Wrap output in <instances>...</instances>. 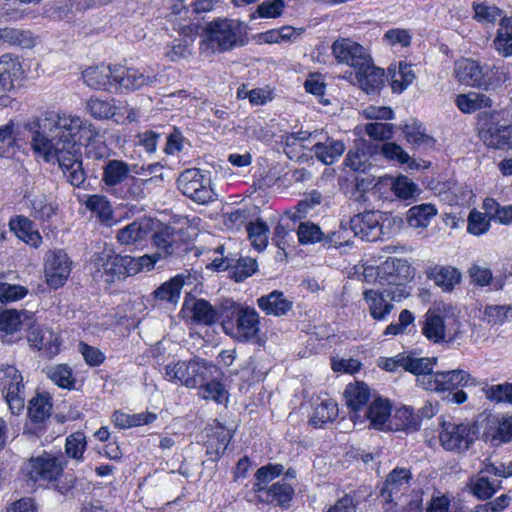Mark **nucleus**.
<instances>
[{"label": "nucleus", "mask_w": 512, "mask_h": 512, "mask_svg": "<svg viewBox=\"0 0 512 512\" xmlns=\"http://www.w3.org/2000/svg\"><path fill=\"white\" fill-rule=\"evenodd\" d=\"M31 147L45 162L57 161L69 183L80 187L86 175L82 166V143H90L99 132L92 123L76 115L46 112L34 124Z\"/></svg>", "instance_id": "f257e3e1"}, {"label": "nucleus", "mask_w": 512, "mask_h": 512, "mask_svg": "<svg viewBox=\"0 0 512 512\" xmlns=\"http://www.w3.org/2000/svg\"><path fill=\"white\" fill-rule=\"evenodd\" d=\"M222 327L227 335L239 342H249L258 337L260 316L255 308L232 299L221 302Z\"/></svg>", "instance_id": "f03ea898"}, {"label": "nucleus", "mask_w": 512, "mask_h": 512, "mask_svg": "<svg viewBox=\"0 0 512 512\" xmlns=\"http://www.w3.org/2000/svg\"><path fill=\"white\" fill-rule=\"evenodd\" d=\"M373 275H376V280L381 287L389 290L391 300L400 302L410 294L407 283L414 277V268L406 259L389 257L377 268L364 269L366 280Z\"/></svg>", "instance_id": "7ed1b4c3"}, {"label": "nucleus", "mask_w": 512, "mask_h": 512, "mask_svg": "<svg viewBox=\"0 0 512 512\" xmlns=\"http://www.w3.org/2000/svg\"><path fill=\"white\" fill-rule=\"evenodd\" d=\"M130 263V255L118 254L111 245L105 244L91 256V273L95 280L105 278L106 282L113 283L131 276Z\"/></svg>", "instance_id": "20e7f679"}, {"label": "nucleus", "mask_w": 512, "mask_h": 512, "mask_svg": "<svg viewBox=\"0 0 512 512\" xmlns=\"http://www.w3.org/2000/svg\"><path fill=\"white\" fill-rule=\"evenodd\" d=\"M207 38L212 48L224 52L247 43L246 26L236 19L218 18L208 23Z\"/></svg>", "instance_id": "39448f33"}, {"label": "nucleus", "mask_w": 512, "mask_h": 512, "mask_svg": "<svg viewBox=\"0 0 512 512\" xmlns=\"http://www.w3.org/2000/svg\"><path fill=\"white\" fill-rule=\"evenodd\" d=\"M478 428L472 422H443L439 441L444 450L462 454L470 449L477 439Z\"/></svg>", "instance_id": "423d86ee"}, {"label": "nucleus", "mask_w": 512, "mask_h": 512, "mask_svg": "<svg viewBox=\"0 0 512 512\" xmlns=\"http://www.w3.org/2000/svg\"><path fill=\"white\" fill-rule=\"evenodd\" d=\"M177 187L184 196L201 205L212 202L216 197L210 178L198 168L184 170L177 179Z\"/></svg>", "instance_id": "0eeeda50"}, {"label": "nucleus", "mask_w": 512, "mask_h": 512, "mask_svg": "<svg viewBox=\"0 0 512 512\" xmlns=\"http://www.w3.org/2000/svg\"><path fill=\"white\" fill-rule=\"evenodd\" d=\"M454 75L461 84L486 91L495 85L493 68L472 59L462 58L456 61Z\"/></svg>", "instance_id": "6e6552de"}, {"label": "nucleus", "mask_w": 512, "mask_h": 512, "mask_svg": "<svg viewBox=\"0 0 512 512\" xmlns=\"http://www.w3.org/2000/svg\"><path fill=\"white\" fill-rule=\"evenodd\" d=\"M0 390L13 414L25 407V384L21 372L13 365L0 367Z\"/></svg>", "instance_id": "1a4fd4ad"}, {"label": "nucleus", "mask_w": 512, "mask_h": 512, "mask_svg": "<svg viewBox=\"0 0 512 512\" xmlns=\"http://www.w3.org/2000/svg\"><path fill=\"white\" fill-rule=\"evenodd\" d=\"M477 381L463 369L442 371L422 379V388L435 392H451L458 388L476 386Z\"/></svg>", "instance_id": "9d476101"}, {"label": "nucleus", "mask_w": 512, "mask_h": 512, "mask_svg": "<svg viewBox=\"0 0 512 512\" xmlns=\"http://www.w3.org/2000/svg\"><path fill=\"white\" fill-rule=\"evenodd\" d=\"M332 53L339 63L363 69L371 60L370 54L359 43L349 38H339L332 44Z\"/></svg>", "instance_id": "9b49d317"}, {"label": "nucleus", "mask_w": 512, "mask_h": 512, "mask_svg": "<svg viewBox=\"0 0 512 512\" xmlns=\"http://www.w3.org/2000/svg\"><path fill=\"white\" fill-rule=\"evenodd\" d=\"M71 273V261L63 250L49 251L45 257L46 283L53 289L62 287Z\"/></svg>", "instance_id": "f8f14e48"}, {"label": "nucleus", "mask_w": 512, "mask_h": 512, "mask_svg": "<svg viewBox=\"0 0 512 512\" xmlns=\"http://www.w3.org/2000/svg\"><path fill=\"white\" fill-rule=\"evenodd\" d=\"M25 469L29 479L39 483L56 481L63 470L57 458L47 453L31 458Z\"/></svg>", "instance_id": "ddd939ff"}, {"label": "nucleus", "mask_w": 512, "mask_h": 512, "mask_svg": "<svg viewBox=\"0 0 512 512\" xmlns=\"http://www.w3.org/2000/svg\"><path fill=\"white\" fill-rule=\"evenodd\" d=\"M363 298L367 304L369 313L374 320L385 321L394 309L391 295L387 288L367 289L363 292Z\"/></svg>", "instance_id": "4468645a"}, {"label": "nucleus", "mask_w": 512, "mask_h": 512, "mask_svg": "<svg viewBox=\"0 0 512 512\" xmlns=\"http://www.w3.org/2000/svg\"><path fill=\"white\" fill-rule=\"evenodd\" d=\"M350 229L355 236L360 237L362 240L374 242L378 240L382 234L380 215L373 211L355 215L350 220Z\"/></svg>", "instance_id": "2eb2a0df"}, {"label": "nucleus", "mask_w": 512, "mask_h": 512, "mask_svg": "<svg viewBox=\"0 0 512 512\" xmlns=\"http://www.w3.org/2000/svg\"><path fill=\"white\" fill-rule=\"evenodd\" d=\"M487 471L483 466L477 474L469 478L467 484L470 493L480 500L490 499L502 487V480L494 478Z\"/></svg>", "instance_id": "dca6fc26"}, {"label": "nucleus", "mask_w": 512, "mask_h": 512, "mask_svg": "<svg viewBox=\"0 0 512 512\" xmlns=\"http://www.w3.org/2000/svg\"><path fill=\"white\" fill-rule=\"evenodd\" d=\"M158 81L157 75H145L135 68L114 66V82L126 90H137Z\"/></svg>", "instance_id": "f3484780"}, {"label": "nucleus", "mask_w": 512, "mask_h": 512, "mask_svg": "<svg viewBox=\"0 0 512 512\" xmlns=\"http://www.w3.org/2000/svg\"><path fill=\"white\" fill-rule=\"evenodd\" d=\"M184 309L189 312L192 321L197 325L211 326L222 319L221 304L218 308H214L205 299L185 301Z\"/></svg>", "instance_id": "a211bd4d"}, {"label": "nucleus", "mask_w": 512, "mask_h": 512, "mask_svg": "<svg viewBox=\"0 0 512 512\" xmlns=\"http://www.w3.org/2000/svg\"><path fill=\"white\" fill-rule=\"evenodd\" d=\"M411 470L404 467H396L386 477L384 485L381 489V496L386 501H393L394 497L404 494L411 485Z\"/></svg>", "instance_id": "6ab92c4d"}, {"label": "nucleus", "mask_w": 512, "mask_h": 512, "mask_svg": "<svg viewBox=\"0 0 512 512\" xmlns=\"http://www.w3.org/2000/svg\"><path fill=\"white\" fill-rule=\"evenodd\" d=\"M483 440L497 446L512 440V416L499 420L495 416L486 418Z\"/></svg>", "instance_id": "aec40b11"}, {"label": "nucleus", "mask_w": 512, "mask_h": 512, "mask_svg": "<svg viewBox=\"0 0 512 512\" xmlns=\"http://www.w3.org/2000/svg\"><path fill=\"white\" fill-rule=\"evenodd\" d=\"M344 396L350 409L351 419L354 421L361 420V412L366 409V404L370 398L369 387L364 382L350 383L346 386Z\"/></svg>", "instance_id": "412c9836"}, {"label": "nucleus", "mask_w": 512, "mask_h": 512, "mask_svg": "<svg viewBox=\"0 0 512 512\" xmlns=\"http://www.w3.org/2000/svg\"><path fill=\"white\" fill-rule=\"evenodd\" d=\"M184 367L187 368V371L184 372V386L187 388L198 387L199 384L210 379L212 374L217 371L215 365L197 357L184 361Z\"/></svg>", "instance_id": "4be33fe9"}, {"label": "nucleus", "mask_w": 512, "mask_h": 512, "mask_svg": "<svg viewBox=\"0 0 512 512\" xmlns=\"http://www.w3.org/2000/svg\"><path fill=\"white\" fill-rule=\"evenodd\" d=\"M359 87L367 94H379L385 84L384 70L374 66L372 59L363 69H356Z\"/></svg>", "instance_id": "5701e85b"}, {"label": "nucleus", "mask_w": 512, "mask_h": 512, "mask_svg": "<svg viewBox=\"0 0 512 512\" xmlns=\"http://www.w3.org/2000/svg\"><path fill=\"white\" fill-rule=\"evenodd\" d=\"M28 342L49 358L57 355L60 350L58 334L48 328L31 329L28 333Z\"/></svg>", "instance_id": "b1692460"}, {"label": "nucleus", "mask_w": 512, "mask_h": 512, "mask_svg": "<svg viewBox=\"0 0 512 512\" xmlns=\"http://www.w3.org/2000/svg\"><path fill=\"white\" fill-rule=\"evenodd\" d=\"M257 497L261 502L276 503L288 507L294 495L293 487L284 480L277 481L268 488H256Z\"/></svg>", "instance_id": "393cba45"}, {"label": "nucleus", "mask_w": 512, "mask_h": 512, "mask_svg": "<svg viewBox=\"0 0 512 512\" xmlns=\"http://www.w3.org/2000/svg\"><path fill=\"white\" fill-rule=\"evenodd\" d=\"M9 228L17 238L31 247L38 248L42 243V237L35 229L34 223L24 215L11 217L9 220Z\"/></svg>", "instance_id": "a878e982"}, {"label": "nucleus", "mask_w": 512, "mask_h": 512, "mask_svg": "<svg viewBox=\"0 0 512 512\" xmlns=\"http://www.w3.org/2000/svg\"><path fill=\"white\" fill-rule=\"evenodd\" d=\"M84 83L95 90H108L114 82V66L100 64L90 66L82 72Z\"/></svg>", "instance_id": "bb28decb"}, {"label": "nucleus", "mask_w": 512, "mask_h": 512, "mask_svg": "<svg viewBox=\"0 0 512 512\" xmlns=\"http://www.w3.org/2000/svg\"><path fill=\"white\" fill-rule=\"evenodd\" d=\"M257 305L266 315L281 317L286 315L292 309L290 301L283 292L274 290L267 295L257 299Z\"/></svg>", "instance_id": "cd10ccee"}, {"label": "nucleus", "mask_w": 512, "mask_h": 512, "mask_svg": "<svg viewBox=\"0 0 512 512\" xmlns=\"http://www.w3.org/2000/svg\"><path fill=\"white\" fill-rule=\"evenodd\" d=\"M152 222L148 219L134 221L117 231L116 238L122 245H134L149 237Z\"/></svg>", "instance_id": "c85d7f7f"}, {"label": "nucleus", "mask_w": 512, "mask_h": 512, "mask_svg": "<svg viewBox=\"0 0 512 512\" xmlns=\"http://www.w3.org/2000/svg\"><path fill=\"white\" fill-rule=\"evenodd\" d=\"M437 358L435 357H416L411 354H404L400 356V363L402 368L417 376V383L422 387V379L425 376H434L432 373L436 365Z\"/></svg>", "instance_id": "c756f323"}, {"label": "nucleus", "mask_w": 512, "mask_h": 512, "mask_svg": "<svg viewBox=\"0 0 512 512\" xmlns=\"http://www.w3.org/2000/svg\"><path fill=\"white\" fill-rule=\"evenodd\" d=\"M338 416V405L330 398L317 399L313 403V410L309 418V424L316 429L324 428L329 422Z\"/></svg>", "instance_id": "7c9ffc66"}, {"label": "nucleus", "mask_w": 512, "mask_h": 512, "mask_svg": "<svg viewBox=\"0 0 512 512\" xmlns=\"http://www.w3.org/2000/svg\"><path fill=\"white\" fill-rule=\"evenodd\" d=\"M363 418L369 419L375 429L388 430L389 421L391 420V405L389 401L382 398L375 399L369 407L364 410L362 414V419Z\"/></svg>", "instance_id": "2f4dec72"}, {"label": "nucleus", "mask_w": 512, "mask_h": 512, "mask_svg": "<svg viewBox=\"0 0 512 512\" xmlns=\"http://www.w3.org/2000/svg\"><path fill=\"white\" fill-rule=\"evenodd\" d=\"M421 332L430 342H443L445 340L444 317L436 310L429 309L421 322Z\"/></svg>", "instance_id": "473e14b6"}, {"label": "nucleus", "mask_w": 512, "mask_h": 512, "mask_svg": "<svg viewBox=\"0 0 512 512\" xmlns=\"http://www.w3.org/2000/svg\"><path fill=\"white\" fill-rule=\"evenodd\" d=\"M130 166L122 160H109L103 166L102 181L107 190L127 181L130 177Z\"/></svg>", "instance_id": "72a5a7b5"}, {"label": "nucleus", "mask_w": 512, "mask_h": 512, "mask_svg": "<svg viewBox=\"0 0 512 512\" xmlns=\"http://www.w3.org/2000/svg\"><path fill=\"white\" fill-rule=\"evenodd\" d=\"M23 74L22 65L17 57L5 54L0 57V90L9 91L15 80Z\"/></svg>", "instance_id": "f704fd0d"}, {"label": "nucleus", "mask_w": 512, "mask_h": 512, "mask_svg": "<svg viewBox=\"0 0 512 512\" xmlns=\"http://www.w3.org/2000/svg\"><path fill=\"white\" fill-rule=\"evenodd\" d=\"M312 151L319 161L331 165L343 154L345 145L341 140L325 137V141L314 144Z\"/></svg>", "instance_id": "c9c22d12"}, {"label": "nucleus", "mask_w": 512, "mask_h": 512, "mask_svg": "<svg viewBox=\"0 0 512 512\" xmlns=\"http://www.w3.org/2000/svg\"><path fill=\"white\" fill-rule=\"evenodd\" d=\"M455 105L462 113L471 114L477 110L492 107L493 101L483 93L469 92L457 95Z\"/></svg>", "instance_id": "e433bc0d"}, {"label": "nucleus", "mask_w": 512, "mask_h": 512, "mask_svg": "<svg viewBox=\"0 0 512 512\" xmlns=\"http://www.w3.org/2000/svg\"><path fill=\"white\" fill-rule=\"evenodd\" d=\"M86 109L94 119L108 120L115 117L117 111L121 110V107H118L117 101L114 98L104 100L98 97H91L86 102Z\"/></svg>", "instance_id": "4c0bfd02"}, {"label": "nucleus", "mask_w": 512, "mask_h": 512, "mask_svg": "<svg viewBox=\"0 0 512 512\" xmlns=\"http://www.w3.org/2000/svg\"><path fill=\"white\" fill-rule=\"evenodd\" d=\"M493 47L503 57L512 56V16L501 18Z\"/></svg>", "instance_id": "58836bf2"}, {"label": "nucleus", "mask_w": 512, "mask_h": 512, "mask_svg": "<svg viewBox=\"0 0 512 512\" xmlns=\"http://www.w3.org/2000/svg\"><path fill=\"white\" fill-rule=\"evenodd\" d=\"M485 143L494 149H512V125H495L485 133Z\"/></svg>", "instance_id": "ea45409f"}, {"label": "nucleus", "mask_w": 512, "mask_h": 512, "mask_svg": "<svg viewBox=\"0 0 512 512\" xmlns=\"http://www.w3.org/2000/svg\"><path fill=\"white\" fill-rule=\"evenodd\" d=\"M420 427V416L415 415L411 407L398 408L389 421L388 430H418Z\"/></svg>", "instance_id": "a19ab883"}, {"label": "nucleus", "mask_w": 512, "mask_h": 512, "mask_svg": "<svg viewBox=\"0 0 512 512\" xmlns=\"http://www.w3.org/2000/svg\"><path fill=\"white\" fill-rule=\"evenodd\" d=\"M437 214V209L430 203H423L411 207L406 213V220L410 227L426 228L433 217Z\"/></svg>", "instance_id": "79ce46f5"}, {"label": "nucleus", "mask_w": 512, "mask_h": 512, "mask_svg": "<svg viewBox=\"0 0 512 512\" xmlns=\"http://www.w3.org/2000/svg\"><path fill=\"white\" fill-rule=\"evenodd\" d=\"M428 277L444 291H451L461 280V274L451 266L434 267L428 273Z\"/></svg>", "instance_id": "37998d69"}, {"label": "nucleus", "mask_w": 512, "mask_h": 512, "mask_svg": "<svg viewBox=\"0 0 512 512\" xmlns=\"http://www.w3.org/2000/svg\"><path fill=\"white\" fill-rule=\"evenodd\" d=\"M152 242L161 259L168 258L174 253L176 247L174 229L168 226L161 228L152 235Z\"/></svg>", "instance_id": "c03bdc74"}, {"label": "nucleus", "mask_w": 512, "mask_h": 512, "mask_svg": "<svg viewBox=\"0 0 512 512\" xmlns=\"http://www.w3.org/2000/svg\"><path fill=\"white\" fill-rule=\"evenodd\" d=\"M471 282L479 287L490 286L492 290L498 291L503 288L504 282L501 279L493 278L491 270L483 265L473 264L469 270Z\"/></svg>", "instance_id": "a18cd8bd"}, {"label": "nucleus", "mask_w": 512, "mask_h": 512, "mask_svg": "<svg viewBox=\"0 0 512 512\" xmlns=\"http://www.w3.org/2000/svg\"><path fill=\"white\" fill-rule=\"evenodd\" d=\"M0 42L22 48H32L35 45V38L30 31L5 27L0 28Z\"/></svg>", "instance_id": "49530a36"}, {"label": "nucleus", "mask_w": 512, "mask_h": 512, "mask_svg": "<svg viewBox=\"0 0 512 512\" xmlns=\"http://www.w3.org/2000/svg\"><path fill=\"white\" fill-rule=\"evenodd\" d=\"M184 285V278L180 275L163 283L154 292V297L159 300H165L170 303H176L180 298V292Z\"/></svg>", "instance_id": "de8ad7c7"}, {"label": "nucleus", "mask_w": 512, "mask_h": 512, "mask_svg": "<svg viewBox=\"0 0 512 512\" xmlns=\"http://www.w3.org/2000/svg\"><path fill=\"white\" fill-rule=\"evenodd\" d=\"M257 270L256 260L250 257L232 258V266L229 269L230 278L235 282H242Z\"/></svg>", "instance_id": "09e8293b"}, {"label": "nucleus", "mask_w": 512, "mask_h": 512, "mask_svg": "<svg viewBox=\"0 0 512 512\" xmlns=\"http://www.w3.org/2000/svg\"><path fill=\"white\" fill-rule=\"evenodd\" d=\"M297 236L303 245L320 243L324 247L325 233L313 222H301L297 228Z\"/></svg>", "instance_id": "8fccbe9b"}, {"label": "nucleus", "mask_w": 512, "mask_h": 512, "mask_svg": "<svg viewBox=\"0 0 512 512\" xmlns=\"http://www.w3.org/2000/svg\"><path fill=\"white\" fill-rule=\"evenodd\" d=\"M28 312L8 309L0 312V331L6 334H14L20 330L23 318H27Z\"/></svg>", "instance_id": "3c124183"}, {"label": "nucleus", "mask_w": 512, "mask_h": 512, "mask_svg": "<svg viewBox=\"0 0 512 512\" xmlns=\"http://www.w3.org/2000/svg\"><path fill=\"white\" fill-rule=\"evenodd\" d=\"M51 408L48 397L37 395L29 401L28 415L32 422L41 423L50 416Z\"/></svg>", "instance_id": "603ef678"}, {"label": "nucleus", "mask_w": 512, "mask_h": 512, "mask_svg": "<svg viewBox=\"0 0 512 512\" xmlns=\"http://www.w3.org/2000/svg\"><path fill=\"white\" fill-rule=\"evenodd\" d=\"M247 232L256 250L263 251L267 247L269 228L266 223L258 219L247 226Z\"/></svg>", "instance_id": "864d4df0"}, {"label": "nucleus", "mask_w": 512, "mask_h": 512, "mask_svg": "<svg viewBox=\"0 0 512 512\" xmlns=\"http://www.w3.org/2000/svg\"><path fill=\"white\" fill-rule=\"evenodd\" d=\"M403 133L406 140L415 146H432L434 144V139L425 132L420 123L406 124Z\"/></svg>", "instance_id": "5fc2aeb1"}, {"label": "nucleus", "mask_w": 512, "mask_h": 512, "mask_svg": "<svg viewBox=\"0 0 512 512\" xmlns=\"http://www.w3.org/2000/svg\"><path fill=\"white\" fill-rule=\"evenodd\" d=\"M49 378L59 387L73 389L75 380L72 377V370L66 364H59L49 369Z\"/></svg>", "instance_id": "6e6d98bb"}, {"label": "nucleus", "mask_w": 512, "mask_h": 512, "mask_svg": "<svg viewBox=\"0 0 512 512\" xmlns=\"http://www.w3.org/2000/svg\"><path fill=\"white\" fill-rule=\"evenodd\" d=\"M512 319V308L506 305H488L483 311V320L488 324H502Z\"/></svg>", "instance_id": "4d7b16f0"}, {"label": "nucleus", "mask_w": 512, "mask_h": 512, "mask_svg": "<svg viewBox=\"0 0 512 512\" xmlns=\"http://www.w3.org/2000/svg\"><path fill=\"white\" fill-rule=\"evenodd\" d=\"M86 437L82 432H75L69 435L65 443L66 454L75 459L80 460L86 449Z\"/></svg>", "instance_id": "13d9d810"}, {"label": "nucleus", "mask_w": 512, "mask_h": 512, "mask_svg": "<svg viewBox=\"0 0 512 512\" xmlns=\"http://www.w3.org/2000/svg\"><path fill=\"white\" fill-rule=\"evenodd\" d=\"M153 181V178L141 179L130 176L126 182L127 190L123 196L126 199L142 200L147 196L146 185Z\"/></svg>", "instance_id": "bf43d9fd"}, {"label": "nucleus", "mask_w": 512, "mask_h": 512, "mask_svg": "<svg viewBox=\"0 0 512 512\" xmlns=\"http://www.w3.org/2000/svg\"><path fill=\"white\" fill-rule=\"evenodd\" d=\"M198 387L200 397L214 400L217 403H222L225 390L221 383L213 379V376L204 383L199 384Z\"/></svg>", "instance_id": "052dcab7"}, {"label": "nucleus", "mask_w": 512, "mask_h": 512, "mask_svg": "<svg viewBox=\"0 0 512 512\" xmlns=\"http://www.w3.org/2000/svg\"><path fill=\"white\" fill-rule=\"evenodd\" d=\"M282 471V465L269 464L259 468L255 473L254 491L256 492V488H268L267 484L278 477Z\"/></svg>", "instance_id": "680f3d73"}, {"label": "nucleus", "mask_w": 512, "mask_h": 512, "mask_svg": "<svg viewBox=\"0 0 512 512\" xmlns=\"http://www.w3.org/2000/svg\"><path fill=\"white\" fill-rule=\"evenodd\" d=\"M474 11L479 22L494 23L498 18L507 17L501 9L486 3L475 4Z\"/></svg>", "instance_id": "e2e57ef3"}, {"label": "nucleus", "mask_w": 512, "mask_h": 512, "mask_svg": "<svg viewBox=\"0 0 512 512\" xmlns=\"http://www.w3.org/2000/svg\"><path fill=\"white\" fill-rule=\"evenodd\" d=\"M490 227V218L487 215L476 210H472L468 216L467 230L473 235L486 233Z\"/></svg>", "instance_id": "0e129e2a"}, {"label": "nucleus", "mask_w": 512, "mask_h": 512, "mask_svg": "<svg viewBox=\"0 0 512 512\" xmlns=\"http://www.w3.org/2000/svg\"><path fill=\"white\" fill-rule=\"evenodd\" d=\"M28 289L24 286L9 283H0V302L3 304L24 298Z\"/></svg>", "instance_id": "69168bd1"}, {"label": "nucleus", "mask_w": 512, "mask_h": 512, "mask_svg": "<svg viewBox=\"0 0 512 512\" xmlns=\"http://www.w3.org/2000/svg\"><path fill=\"white\" fill-rule=\"evenodd\" d=\"M394 193L402 199L412 198L419 192L418 186L406 176H399L392 185Z\"/></svg>", "instance_id": "338daca9"}, {"label": "nucleus", "mask_w": 512, "mask_h": 512, "mask_svg": "<svg viewBox=\"0 0 512 512\" xmlns=\"http://www.w3.org/2000/svg\"><path fill=\"white\" fill-rule=\"evenodd\" d=\"M486 397L497 403L504 402L512 404V384L503 383L492 385L486 391Z\"/></svg>", "instance_id": "774afa93"}]
</instances>
